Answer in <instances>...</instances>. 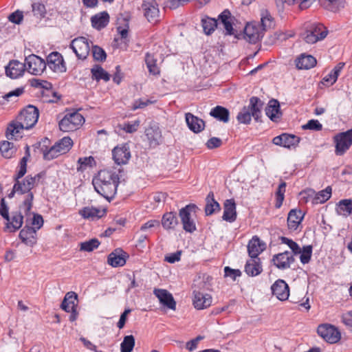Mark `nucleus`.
Segmentation results:
<instances>
[{
    "mask_svg": "<svg viewBox=\"0 0 352 352\" xmlns=\"http://www.w3.org/2000/svg\"><path fill=\"white\" fill-rule=\"evenodd\" d=\"M38 110L32 105H28L21 111L16 120L12 121L6 130V138L8 140L22 138L21 131L33 127L38 119Z\"/></svg>",
    "mask_w": 352,
    "mask_h": 352,
    "instance_id": "obj_1",
    "label": "nucleus"
},
{
    "mask_svg": "<svg viewBox=\"0 0 352 352\" xmlns=\"http://www.w3.org/2000/svg\"><path fill=\"white\" fill-rule=\"evenodd\" d=\"M92 184L98 194L110 200L116 193L119 177L114 172L102 170L98 172L96 178L93 179Z\"/></svg>",
    "mask_w": 352,
    "mask_h": 352,
    "instance_id": "obj_2",
    "label": "nucleus"
},
{
    "mask_svg": "<svg viewBox=\"0 0 352 352\" xmlns=\"http://www.w3.org/2000/svg\"><path fill=\"white\" fill-rule=\"evenodd\" d=\"M41 177V173H38L33 177L28 175L21 181L19 180L20 179H14V190H18V193L21 195L27 193L20 207L26 214L30 212L32 207L34 193L31 190L37 185Z\"/></svg>",
    "mask_w": 352,
    "mask_h": 352,
    "instance_id": "obj_3",
    "label": "nucleus"
},
{
    "mask_svg": "<svg viewBox=\"0 0 352 352\" xmlns=\"http://www.w3.org/2000/svg\"><path fill=\"white\" fill-rule=\"evenodd\" d=\"M263 106V101L257 97H252L250 99V104L248 107H244L237 115V120L239 123L249 124L252 116L256 121H258L261 109Z\"/></svg>",
    "mask_w": 352,
    "mask_h": 352,
    "instance_id": "obj_4",
    "label": "nucleus"
},
{
    "mask_svg": "<svg viewBox=\"0 0 352 352\" xmlns=\"http://www.w3.org/2000/svg\"><path fill=\"white\" fill-rule=\"evenodd\" d=\"M85 122V118L78 112L67 113L59 122V128L62 131H74L78 129Z\"/></svg>",
    "mask_w": 352,
    "mask_h": 352,
    "instance_id": "obj_5",
    "label": "nucleus"
},
{
    "mask_svg": "<svg viewBox=\"0 0 352 352\" xmlns=\"http://www.w3.org/2000/svg\"><path fill=\"white\" fill-rule=\"evenodd\" d=\"M328 34V30L322 24H311L302 34V38L308 44H314L324 39Z\"/></svg>",
    "mask_w": 352,
    "mask_h": 352,
    "instance_id": "obj_6",
    "label": "nucleus"
},
{
    "mask_svg": "<svg viewBox=\"0 0 352 352\" xmlns=\"http://www.w3.org/2000/svg\"><path fill=\"white\" fill-rule=\"evenodd\" d=\"M197 210L196 205L188 204L179 210V215L183 228L187 232L192 233L196 230V225L192 217L196 213Z\"/></svg>",
    "mask_w": 352,
    "mask_h": 352,
    "instance_id": "obj_7",
    "label": "nucleus"
},
{
    "mask_svg": "<svg viewBox=\"0 0 352 352\" xmlns=\"http://www.w3.org/2000/svg\"><path fill=\"white\" fill-rule=\"evenodd\" d=\"M334 140L336 155H342L352 145V129L336 135Z\"/></svg>",
    "mask_w": 352,
    "mask_h": 352,
    "instance_id": "obj_8",
    "label": "nucleus"
},
{
    "mask_svg": "<svg viewBox=\"0 0 352 352\" xmlns=\"http://www.w3.org/2000/svg\"><path fill=\"white\" fill-rule=\"evenodd\" d=\"M217 20L218 21V28H221V26L222 25L225 30V35H233L235 38H239L237 31L232 27L234 17L232 16L229 10H224L219 15L218 19Z\"/></svg>",
    "mask_w": 352,
    "mask_h": 352,
    "instance_id": "obj_9",
    "label": "nucleus"
},
{
    "mask_svg": "<svg viewBox=\"0 0 352 352\" xmlns=\"http://www.w3.org/2000/svg\"><path fill=\"white\" fill-rule=\"evenodd\" d=\"M25 70L32 75H41L46 67L43 59L35 54H31L25 58Z\"/></svg>",
    "mask_w": 352,
    "mask_h": 352,
    "instance_id": "obj_10",
    "label": "nucleus"
},
{
    "mask_svg": "<svg viewBox=\"0 0 352 352\" xmlns=\"http://www.w3.org/2000/svg\"><path fill=\"white\" fill-rule=\"evenodd\" d=\"M70 47L79 59H85L90 52V45L88 39L80 36L72 40Z\"/></svg>",
    "mask_w": 352,
    "mask_h": 352,
    "instance_id": "obj_11",
    "label": "nucleus"
},
{
    "mask_svg": "<svg viewBox=\"0 0 352 352\" xmlns=\"http://www.w3.org/2000/svg\"><path fill=\"white\" fill-rule=\"evenodd\" d=\"M317 332L326 342L331 344L336 343L340 339V331L331 324H323L319 325Z\"/></svg>",
    "mask_w": 352,
    "mask_h": 352,
    "instance_id": "obj_12",
    "label": "nucleus"
},
{
    "mask_svg": "<svg viewBox=\"0 0 352 352\" xmlns=\"http://www.w3.org/2000/svg\"><path fill=\"white\" fill-rule=\"evenodd\" d=\"M264 36V32L258 23H248L244 28V38L250 43H256Z\"/></svg>",
    "mask_w": 352,
    "mask_h": 352,
    "instance_id": "obj_13",
    "label": "nucleus"
},
{
    "mask_svg": "<svg viewBox=\"0 0 352 352\" xmlns=\"http://www.w3.org/2000/svg\"><path fill=\"white\" fill-rule=\"evenodd\" d=\"M272 261L277 268L285 270L290 267L291 265L294 263L295 258L291 252L285 251L274 254Z\"/></svg>",
    "mask_w": 352,
    "mask_h": 352,
    "instance_id": "obj_14",
    "label": "nucleus"
},
{
    "mask_svg": "<svg viewBox=\"0 0 352 352\" xmlns=\"http://www.w3.org/2000/svg\"><path fill=\"white\" fill-rule=\"evenodd\" d=\"M47 63L50 68L55 72L63 73L67 70L63 58L58 52L50 54L47 57Z\"/></svg>",
    "mask_w": 352,
    "mask_h": 352,
    "instance_id": "obj_15",
    "label": "nucleus"
},
{
    "mask_svg": "<svg viewBox=\"0 0 352 352\" xmlns=\"http://www.w3.org/2000/svg\"><path fill=\"white\" fill-rule=\"evenodd\" d=\"M112 155L117 164H125L131 157L129 147L127 144L118 146L113 149Z\"/></svg>",
    "mask_w": 352,
    "mask_h": 352,
    "instance_id": "obj_16",
    "label": "nucleus"
},
{
    "mask_svg": "<svg viewBox=\"0 0 352 352\" xmlns=\"http://www.w3.org/2000/svg\"><path fill=\"white\" fill-rule=\"evenodd\" d=\"M153 294L159 299L161 304L167 308L175 310L176 302L174 300L173 295L166 289H155Z\"/></svg>",
    "mask_w": 352,
    "mask_h": 352,
    "instance_id": "obj_17",
    "label": "nucleus"
},
{
    "mask_svg": "<svg viewBox=\"0 0 352 352\" xmlns=\"http://www.w3.org/2000/svg\"><path fill=\"white\" fill-rule=\"evenodd\" d=\"M300 142V138L287 133H283L273 138L272 142L275 145L283 146L285 148H291L296 146Z\"/></svg>",
    "mask_w": 352,
    "mask_h": 352,
    "instance_id": "obj_18",
    "label": "nucleus"
},
{
    "mask_svg": "<svg viewBox=\"0 0 352 352\" xmlns=\"http://www.w3.org/2000/svg\"><path fill=\"white\" fill-rule=\"evenodd\" d=\"M272 292L280 300H285L288 299L289 296V288L286 282L283 280H276L272 286Z\"/></svg>",
    "mask_w": 352,
    "mask_h": 352,
    "instance_id": "obj_19",
    "label": "nucleus"
},
{
    "mask_svg": "<svg viewBox=\"0 0 352 352\" xmlns=\"http://www.w3.org/2000/svg\"><path fill=\"white\" fill-rule=\"evenodd\" d=\"M25 63H22L16 60L10 61L6 67V74L11 78H17L24 74L25 71Z\"/></svg>",
    "mask_w": 352,
    "mask_h": 352,
    "instance_id": "obj_20",
    "label": "nucleus"
},
{
    "mask_svg": "<svg viewBox=\"0 0 352 352\" xmlns=\"http://www.w3.org/2000/svg\"><path fill=\"white\" fill-rule=\"evenodd\" d=\"M145 17L148 21H155L159 16V9L155 0H145L142 3Z\"/></svg>",
    "mask_w": 352,
    "mask_h": 352,
    "instance_id": "obj_21",
    "label": "nucleus"
},
{
    "mask_svg": "<svg viewBox=\"0 0 352 352\" xmlns=\"http://www.w3.org/2000/svg\"><path fill=\"white\" fill-rule=\"evenodd\" d=\"M265 243L261 241L257 236H254L248 243V254L250 258H256L263 250H265Z\"/></svg>",
    "mask_w": 352,
    "mask_h": 352,
    "instance_id": "obj_22",
    "label": "nucleus"
},
{
    "mask_svg": "<svg viewBox=\"0 0 352 352\" xmlns=\"http://www.w3.org/2000/svg\"><path fill=\"white\" fill-rule=\"evenodd\" d=\"M128 256L121 249H116L109 256L107 263L113 267H121L125 265Z\"/></svg>",
    "mask_w": 352,
    "mask_h": 352,
    "instance_id": "obj_23",
    "label": "nucleus"
},
{
    "mask_svg": "<svg viewBox=\"0 0 352 352\" xmlns=\"http://www.w3.org/2000/svg\"><path fill=\"white\" fill-rule=\"evenodd\" d=\"M192 301L194 307L197 309H204L210 306L212 303V297L208 294L194 292Z\"/></svg>",
    "mask_w": 352,
    "mask_h": 352,
    "instance_id": "obj_24",
    "label": "nucleus"
},
{
    "mask_svg": "<svg viewBox=\"0 0 352 352\" xmlns=\"http://www.w3.org/2000/svg\"><path fill=\"white\" fill-rule=\"evenodd\" d=\"M78 213L84 219L94 221L102 217L106 214V210L87 206L80 210Z\"/></svg>",
    "mask_w": 352,
    "mask_h": 352,
    "instance_id": "obj_25",
    "label": "nucleus"
},
{
    "mask_svg": "<svg viewBox=\"0 0 352 352\" xmlns=\"http://www.w3.org/2000/svg\"><path fill=\"white\" fill-rule=\"evenodd\" d=\"M265 114L272 121L277 122L282 116L280 104L277 100L272 99L265 108Z\"/></svg>",
    "mask_w": 352,
    "mask_h": 352,
    "instance_id": "obj_26",
    "label": "nucleus"
},
{
    "mask_svg": "<svg viewBox=\"0 0 352 352\" xmlns=\"http://www.w3.org/2000/svg\"><path fill=\"white\" fill-rule=\"evenodd\" d=\"M185 117L186 124L192 131L197 133L204 130L205 122L202 119L195 116L191 113H186Z\"/></svg>",
    "mask_w": 352,
    "mask_h": 352,
    "instance_id": "obj_27",
    "label": "nucleus"
},
{
    "mask_svg": "<svg viewBox=\"0 0 352 352\" xmlns=\"http://www.w3.org/2000/svg\"><path fill=\"white\" fill-rule=\"evenodd\" d=\"M304 218V214L300 210L292 209L287 217V226L291 230H296Z\"/></svg>",
    "mask_w": 352,
    "mask_h": 352,
    "instance_id": "obj_28",
    "label": "nucleus"
},
{
    "mask_svg": "<svg viewBox=\"0 0 352 352\" xmlns=\"http://www.w3.org/2000/svg\"><path fill=\"white\" fill-rule=\"evenodd\" d=\"M145 135L150 146L155 147L159 145L162 134L158 126L154 125L147 127L145 130Z\"/></svg>",
    "mask_w": 352,
    "mask_h": 352,
    "instance_id": "obj_29",
    "label": "nucleus"
},
{
    "mask_svg": "<svg viewBox=\"0 0 352 352\" xmlns=\"http://www.w3.org/2000/svg\"><path fill=\"white\" fill-rule=\"evenodd\" d=\"M224 221L234 222L236 219V204L234 199H227L224 203V211L222 217Z\"/></svg>",
    "mask_w": 352,
    "mask_h": 352,
    "instance_id": "obj_30",
    "label": "nucleus"
},
{
    "mask_svg": "<svg viewBox=\"0 0 352 352\" xmlns=\"http://www.w3.org/2000/svg\"><path fill=\"white\" fill-rule=\"evenodd\" d=\"M262 271L263 268L259 258H251L247 261L245 265V272L248 276H256L260 274Z\"/></svg>",
    "mask_w": 352,
    "mask_h": 352,
    "instance_id": "obj_31",
    "label": "nucleus"
},
{
    "mask_svg": "<svg viewBox=\"0 0 352 352\" xmlns=\"http://www.w3.org/2000/svg\"><path fill=\"white\" fill-rule=\"evenodd\" d=\"M36 230L31 226H25L19 233V238L22 242L29 246H33L36 243L34 235Z\"/></svg>",
    "mask_w": 352,
    "mask_h": 352,
    "instance_id": "obj_32",
    "label": "nucleus"
},
{
    "mask_svg": "<svg viewBox=\"0 0 352 352\" xmlns=\"http://www.w3.org/2000/svg\"><path fill=\"white\" fill-rule=\"evenodd\" d=\"M91 22L93 28L100 30L105 28L109 22V15L107 12L104 11L91 16Z\"/></svg>",
    "mask_w": 352,
    "mask_h": 352,
    "instance_id": "obj_33",
    "label": "nucleus"
},
{
    "mask_svg": "<svg viewBox=\"0 0 352 352\" xmlns=\"http://www.w3.org/2000/svg\"><path fill=\"white\" fill-rule=\"evenodd\" d=\"M78 295L74 292H67L61 303L60 307L66 312L76 309Z\"/></svg>",
    "mask_w": 352,
    "mask_h": 352,
    "instance_id": "obj_34",
    "label": "nucleus"
},
{
    "mask_svg": "<svg viewBox=\"0 0 352 352\" xmlns=\"http://www.w3.org/2000/svg\"><path fill=\"white\" fill-rule=\"evenodd\" d=\"M296 67L299 69H309L316 64V59L311 55L301 54L296 60Z\"/></svg>",
    "mask_w": 352,
    "mask_h": 352,
    "instance_id": "obj_35",
    "label": "nucleus"
},
{
    "mask_svg": "<svg viewBox=\"0 0 352 352\" xmlns=\"http://www.w3.org/2000/svg\"><path fill=\"white\" fill-rule=\"evenodd\" d=\"M210 116L223 123L229 121L230 111L222 106H217L211 109Z\"/></svg>",
    "mask_w": 352,
    "mask_h": 352,
    "instance_id": "obj_36",
    "label": "nucleus"
},
{
    "mask_svg": "<svg viewBox=\"0 0 352 352\" xmlns=\"http://www.w3.org/2000/svg\"><path fill=\"white\" fill-rule=\"evenodd\" d=\"M178 224V219L175 212L165 213L162 219V225L166 230L175 229Z\"/></svg>",
    "mask_w": 352,
    "mask_h": 352,
    "instance_id": "obj_37",
    "label": "nucleus"
},
{
    "mask_svg": "<svg viewBox=\"0 0 352 352\" xmlns=\"http://www.w3.org/2000/svg\"><path fill=\"white\" fill-rule=\"evenodd\" d=\"M23 219V217L21 212H12L11 219L8 221L6 228L10 232H15L22 226Z\"/></svg>",
    "mask_w": 352,
    "mask_h": 352,
    "instance_id": "obj_38",
    "label": "nucleus"
},
{
    "mask_svg": "<svg viewBox=\"0 0 352 352\" xmlns=\"http://www.w3.org/2000/svg\"><path fill=\"white\" fill-rule=\"evenodd\" d=\"M206 204L205 206V212L206 215H211L215 211L220 210L219 203L214 200V193L210 192L206 198Z\"/></svg>",
    "mask_w": 352,
    "mask_h": 352,
    "instance_id": "obj_39",
    "label": "nucleus"
},
{
    "mask_svg": "<svg viewBox=\"0 0 352 352\" xmlns=\"http://www.w3.org/2000/svg\"><path fill=\"white\" fill-rule=\"evenodd\" d=\"M336 210L339 214L349 216L352 212V199H342L337 204Z\"/></svg>",
    "mask_w": 352,
    "mask_h": 352,
    "instance_id": "obj_40",
    "label": "nucleus"
},
{
    "mask_svg": "<svg viewBox=\"0 0 352 352\" xmlns=\"http://www.w3.org/2000/svg\"><path fill=\"white\" fill-rule=\"evenodd\" d=\"M92 78L97 81L103 80L107 82L110 79V75L100 66L96 65L91 69Z\"/></svg>",
    "mask_w": 352,
    "mask_h": 352,
    "instance_id": "obj_41",
    "label": "nucleus"
},
{
    "mask_svg": "<svg viewBox=\"0 0 352 352\" xmlns=\"http://www.w3.org/2000/svg\"><path fill=\"white\" fill-rule=\"evenodd\" d=\"M331 186H327L324 190L319 191L316 194L314 198L313 199L314 204H323L331 196Z\"/></svg>",
    "mask_w": 352,
    "mask_h": 352,
    "instance_id": "obj_42",
    "label": "nucleus"
},
{
    "mask_svg": "<svg viewBox=\"0 0 352 352\" xmlns=\"http://www.w3.org/2000/svg\"><path fill=\"white\" fill-rule=\"evenodd\" d=\"M16 149L14 147L13 143L4 141L0 145V152L3 157L7 159L11 158L16 153Z\"/></svg>",
    "mask_w": 352,
    "mask_h": 352,
    "instance_id": "obj_43",
    "label": "nucleus"
},
{
    "mask_svg": "<svg viewBox=\"0 0 352 352\" xmlns=\"http://www.w3.org/2000/svg\"><path fill=\"white\" fill-rule=\"evenodd\" d=\"M30 156V148L27 145L25 146V155L20 161L19 170L14 177V179H21L25 175L27 172V162Z\"/></svg>",
    "mask_w": 352,
    "mask_h": 352,
    "instance_id": "obj_44",
    "label": "nucleus"
},
{
    "mask_svg": "<svg viewBox=\"0 0 352 352\" xmlns=\"http://www.w3.org/2000/svg\"><path fill=\"white\" fill-rule=\"evenodd\" d=\"M274 19L267 10H263L261 12V27L265 32L267 30L274 26Z\"/></svg>",
    "mask_w": 352,
    "mask_h": 352,
    "instance_id": "obj_45",
    "label": "nucleus"
},
{
    "mask_svg": "<svg viewBox=\"0 0 352 352\" xmlns=\"http://www.w3.org/2000/svg\"><path fill=\"white\" fill-rule=\"evenodd\" d=\"M55 145L58 146L56 148L60 155H63L71 149L73 145V141L69 137H64L58 142H56Z\"/></svg>",
    "mask_w": 352,
    "mask_h": 352,
    "instance_id": "obj_46",
    "label": "nucleus"
},
{
    "mask_svg": "<svg viewBox=\"0 0 352 352\" xmlns=\"http://www.w3.org/2000/svg\"><path fill=\"white\" fill-rule=\"evenodd\" d=\"M202 26L204 32L207 35H210L215 28H218V21L212 18H208L202 20Z\"/></svg>",
    "mask_w": 352,
    "mask_h": 352,
    "instance_id": "obj_47",
    "label": "nucleus"
},
{
    "mask_svg": "<svg viewBox=\"0 0 352 352\" xmlns=\"http://www.w3.org/2000/svg\"><path fill=\"white\" fill-rule=\"evenodd\" d=\"M135 346V338L133 336H126L120 344L121 352H131Z\"/></svg>",
    "mask_w": 352,
    "mask_h": 352,
    "instance_id": "obj_48",
    "label": "nucleus"
},
{
    "mask_svg": "<svg viewBox=\"0 0 352 352\" xmlns=\"http://www.w3.org/2000/svg\"><path fill=\"white\" fill-rule=\"evenodd\" d=\"M99 245L100 242L97 239H92L91 240L80 243V251L90 252L96 249Z\"/></svg>",
    "mask_w": 352,
    "mask_h": 352,
    "instance_id": "obj_49",
    "label": "nucleus"
},
{
    "mask_svg": "<svg viewBox=\"0 0 352 352\" xmlns=\"http://www.w3.org/2000/svg\"><path fill=\"white\" fill-rule=\"evenodd\" d=\"M285 188H286V183L285 182H281L276 191V201L275 204V207L276 208H280V206L283 204V201L284 200L285 197Z\"/></svg>",
    "mask_w": 352,
    "mask_h": 352,
    "instance_id": "obj_50",
    "label": "nucleus"
},
{
    "mask_svg": "<svg viewBox=\"0 0 352 352\" xmlns=\"http://www.w3.org/2000/svg\"><path fill=\"white\" fill-rule=\"evenodd\" d=\"M145 61L150 73L154 75L158 74L160 73L159 68L156 65V60H155L153 56L151 55L150 54H146Z\"/></svg>",
    "mask_w": 352,
    "mask_h": 352,
    "instance_id": "obj_51",
    "label": "nucleus"
},
{
    "mask_svg": "<svg viewBox=\"0 0 352 352\" xmlns=\"http://www.w3.org/2000/svg\"><path fill=\"white\" fill-rule=\"evenodd\" d=\"M94 163V158L91 156L80 157L78 160V164H79V166L77 167V170L78 171H83L87 167H91L93 166V164Z\"/></svg>",
    "mask_w": 352,
    "mask_h": 352,
    "instance_id": "obj_52",
    "label": "nucleus"
},
{
    "mask_svg": "<svg viewBox=\"0 0 352 352\" xmlns=\"http://www.w3.org/2000/svg\"><path fill=\"white\" fill-rule=\"evenodd\" d=\"M301 254L300 256V262L302 264H307L308 263L311 258L312 254V246L311 245H307L304 246L302 250H301Z\"/></svg>",
    "mask_w": 352,
    "mask_h": 352,
    "instance_id": "obj_53",
    "label": "nucleus"
},
{
    "mask_svg": "<svg viewBox=\"0 0 352 352\" xmlns=\"http://www.w3.org/2000/svg\"><path fill=\"white\" fill-rule=\"evenodd\" d=\"M56 147H58V146L54 144L45 150V153H43V159L45 160H52L60 155V153Z\"/></svg>",
    "mask_w": 352,
    "mask_h": 352,
    "instance_id": "obj_54",
    "label": "nucleus"
},
{
    "mask_svg": "<svg viewBox=\"0 0 352 352\" xmlns=\"http://www.w3.org/2000/svg\"><path fill=\"white\" fill-rule=\"evenodd\" d=\"M280 239L283 243L286 244L289 247L294 254H298L301 252V248L298 245V243L293 240L285 236H281Z\"/></svg>",
    "mask_w": 352,
    "mask_h": 352,
    "instance_id": "obj_55",
    "label": "nucleus"
},
{
    "mask_svg": "<svg viewBox=\"0 0 352 352\" xmlns=\"http://www.w3.org/2000/svg\"><path fill=\"white\" fill-rule=\"evenodd\" d=\"M91 52L94 60L98 61L105 60L107 54L102 48L97 45H93Z\"/></svg>",
    "mask_w": 352,
    "mask_h": 352,
    "instance_id": "obj_56",
    "label": "nucleus"
},
{
    "mask_svg": "<svg viewBox=\"0 0 352 352\" xmlns=\"http://www.w3.org/2000/svg\"><path fill=\"white\" fill-rule=\"evenodd\" d=\"M32 7L34 16H36L38 18H42L45 16L46 10L43 4L40 3H34L32 5Z\"/></svg>",
    "mask_w": 352,
    "mask_h": 352,
    "instance_id": "obj_57",
    "label": "nucleus"
},
{
    "mask_svg": "<svg viewBox=\"0 0 352 352\" xmlns=\"http://www.w3.org/2000/svg\"><path fill=\"white\" fill-rule=\"evenodd\" d=\"M302 129L306 130H312V131H320L322 129V125L317 120H310L307 122V123L303 125Z\"/></svg>",
    "mask_w": 352,
    "mask_h": 352,
    "instance_id": "obj_58",
    "label": "nucleus"
},
{
    "mask_svg": "<svg viewBox=\"0 0 352 352\" xmlns=\"http://www.w3.org/2000/svg\"><path fill=\"white\" fill-rule=\"evenodd\" d=\"M23 19V12L16 10L14 12L10 14L8 16V19L12 23L15 24H20Z\"/></svg>",
    "mask_w": 352,
    "mask_h": 352,
    "instance_id": "obj_59",
    "label": "nucleus"
},
{
    "mask_svg": "<svg viewBox=\"0 0 352 352\" xmlns=\"http://www.w3.org/2000/svg\"><path fill=\"white\" fill-rule=\"evenodd\" d=\"M140 125V121L135 120L133 123L127 122L124 123L122 129L125 131L126 133H133L138 130V128Z\"/></svg>",
    "mask_w": 352,
    "mask_h": 352,
    "instance_id": "obj_60",
    "label": "nucleus"
},
{
    "mask_svg": "<svg viewBox=\"0 0 352 352\" xmlns=\"http://www.w3.org/2000/svg\"><path fill=\"white\" fill-rule=\"evenodd\" d=\"M221 144H222V140L220 138L213 137V138H210L207 141L206 145L208 148L214 149V148L220 147Z\"/></svg>",
    "mask_w": 352,
    "mask_h": 352,
    "instance_id": "obj_61",
    "label": "nucleus"
},
{
    "mask_svg": "<svg viewBox=\"0 0 352 352\" xmlns=\"http://www.w3.org/2000/svg\"><path fill=\"white\" fill-rule=\"evenodd\" d=\"M225 276L230 277L232 280H235L236 278L240 276L241 272L239 270H233L229 267H226L224 269Z\"/></svg>",
    "mask_w": 352,
    "mask_h": 352,
    "instance_id": "obj_62",
    "label": "nucleus"
},
{
    "mask_svg": "<svg viewBox=\"0 0 352 352\" xmlns=\"http://www.w3.org/2000/svg\"><path fill=\"white\" fill-rule=\"evenodd\" d=\"M50 140L45 138L41 140L35 145V148H38L40 152L43 154L45 150L50 148Z\"/></svg>",
    "mask_w": 352,
    "mask_h": 352,
    "instance_id": "obj_63",
    "label": "nucleus"
},
{
    "mask_svg": "<svg viewBox=\"0 0 352 352\" xmlns=\"http://www.w3.org/2000/svg\"><path fill=\"white\" fill-rule=\"evenodd\" d=\"M342 320L346 326L351 328V331H352V311L343 314Z\"/></svg>",
    "mask_w": 352,
    "mask_h": 352,
    "instance_id": "obj_64",
    "label": "nucleus"
}]
</instances>
